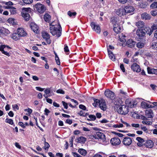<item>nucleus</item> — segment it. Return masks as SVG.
I'll return each instance as SVG.
<instances>
[{
    "instance_id": "obj_1",
    "label": "nucleus",
    "mask_w": 157,
    "mask_h": 157,
    "mask_svg": "<svg viewBox=\"0 0 157 157\" xmlns=\"http://www.w3.org/2000/svg\"><path fill=\"white\" fill-rule=\"evenodd\" d=\"M50 32L53 36L56 35L57 36L59 37L61 35V27L60 24L58 26L52 25L50 27Z\"/></svg>"
},
{
    "instance_id": "obj_2",
    "label": "nucleus",
    "mask_w": 157,
    "mask_h": 157,
    "mask_svg": "<svg viewBox=\"0 0 157 157\" xmlns=\"http://www.w3.org/2000/svg\"><path fill=\"white\" fill-rule=\"evenodd\" d=\"M31 9L30 8H23L21 12V15L25 20L28 21L29 20L30 16L29 14L30 13Z\"/></svg>"
},
{
    "instance_id": "obj_3",
    "label": "nucleus",
    "mask_w": 157,
    "mask_h": 157,
    "mask_svg": "<svg viewBox=\"0 0 157 157\" xmlns=\"http://www.w3.org/2000/svg\"><path fill=\"white\" fill-rule=\"evenodd\" d=\"M129 111L128 107L124 105L119 106L117 109L119 113L124 115L128 113Z\"/></svg>"
},
{
    "instance_id": "obj_4",
    "label": "nucleus",
    "mask_w": 157,
    "mask_h": 157,
    "mask_svg": "<svg viewBox=\"0 0 157 157\" xmlns=\"http://www.w3.org/2000/svg\"><path fill=\"white\" fill-rule=\"evenodd\" d=\"M136 34L138 36V39L140 41L144 40H145L144 36L145 35V32L141 29H139L136 32Z\"/></svg>"
},
{
    "instance_id": "obj_5",
    "label": "nucleus",
    "mask_w": 157,
    "mask_h": 157,
    "mask_svg": "<svg viewBox=\"0 0 157 157\" xmlns=\"http://www.w3.org/2000/svg\"><path fill=\"white\" fill-rule=\"evenodd\" d=\"M6 48L11 49V48L8 46L5 45H0V51L2 52V53L6 56H10V54L7 51H5V50H6Z\"/></svg>"
},
{
    "instance_id": "obj_6",
    "label": "nucleus",
    "mask_w": 157,
    "mask_h": 157,
    "mask_svg": "<svg viewBox=\"0 0 157 157\" xmlns=\"http://www.w3.org/2000/svg\"><path fill=\"white\" fill-rule=\"evenodd\" d=\"M125 103L128 107L132 108L135 107L136 106L137 102L136 101L127 99L125 101Z\"/></svg>"
},
{
    "instance_id": "obj_7",
    "label": "nucleus",
    "mask_w": 157,
    "mask_h": 157,
    "mask_svg": "<svg viewBox=\"0 0 157 157\" xmlns=\"http://www.w3.org/2000/svg\"><path fill=\"white\" fill-rule=\"evenodd\" d=\"M90 25L93 30L95 31L97 33H99L101 32V29L99 25L97 24L94 22H92Z\"/></svg>"
},
{
    "instance_id": "obj_8",
    "label": "nucleus",
    "mask_w": 157,
    "mask_h": 157,
    "mask_svg": "<svg viewBox=\"0 0 157 157\" xmlns=\"http://www.w3.org/2000/svg\"><path fill=\"white\" fill-rule=\"evenodd\" d=\"M105 96L108 98L113 100L114 98L115 94L113 92L110 90H107L105 92Z\"/></svg>"
},
{
    "instance_id": "obj_9",
    "label": "nucleus",
    "mask_w": 157,
    "mask_h": 157,
    "mask_svg": "<svg viewBox=\"0 0 157 157\" xmlns=\"http://www.w3.org/2000/svg\"><path fill=\"white\" fill-rule=\"evenodd\" d=\"M42 34L43 38L45 40L48 44H50L51 42L50 39V36L48 33L45 31H44L42 32Z\"/></svg>"
},
{
    "instance_id": "obj_10",
    "label": "nucleus",
    "mask_w": 157,
    "mask_h": 157,
    "mask_svg": "<svg viewBox=\"0 0 157 157\" xmlns=\"http://www.w3.org/2000/svg\"><path fill=\"white\" fill-rule=\"evenodd\" d=\"M110 143L113 145H118L120 144L121 140L119 138L115 137L111 139Z\"/></svg>"
},
{
    "instance_id": "obj_11",
    "label": "nucleus",
    "mask_w": 157,
    "mask_h": 157,
    "mask_svg": "<svg viewBox=\"0 0 157 157\" xmlns=\"http://www.w3.org/2000/svg\"><path fill=\"white\" fill-rule=\"evenodd\" d=\"M36 7L38 11L40 13L44 12L45 10L44 6L40 4H36Z\"/></svg>"
},
{
    "instance_id": "obj_12",
    "label": "nucleus",
    "mask_w": 157,
    "mask_h": 157,
    "mask_svg": "<svg viewBox=\"0 0 157 157\" xmlns=\"http://www.w3.org/2000/svg\"><path fill=\"white\" fill-rule=\"evenodd\" d=\"M17 32L18 35L19 36L24 37L26 36L27 33L22 28H18L17 29Z\"/></svg>"
},
{
    "instance_id": "obj_13",
    "label": "nucleus",
    "mask_w": 157,
    "mask_h": 157,
    "mask_svg": "<svg viewBox=\"0 0 157 157\" xmlns=\"http://www.w3.org/2000/svg\"><path fill=\"white\" fill-rule=\"evenodd\" d=\"M132 139L128 137H126L123 139V144L126 146H129L132 144Z\"/></svg>"
},
{
    "instance_id": "obj_14",
    "label": "nucleus",
    "mask_w": 157,
    "mask_h": 157,
    "mask_svg": "<svg viewBox=\"0 0 157 157\" xmlns=\"http://www.w3.org/2000/svg\"><path fill=\"white\" fill-rule=\"evenodd\" d=\"M131 68L133 71L137 72H140L141 71L140 66L136 63H133L132 65Z\"/></svg>"
},
{
    "instance_id": "obj_15",
    "label": "nucleus",
    "mask_w": 157,
    "mask_h": 157,
    "mask_svg": "<svg viewBox=\"0 0 157 157\" xmlns=\"http://www.w3.org/2000/svg\"><path fill=\"white\" fill-rule=\"evenodd\" d=\"M30 27L33 32L36 33L39 32V27L35 23H32L30 24Z\"/></svg>"
},
{
    "instance_id": "obj_16",
    "label": "nucleus",
    "mask_w": 157,
    "mask_h": 157,
    "mask_svg": "<svg viewBox=\"0 0 157 157\" xmlns=\"http://www.w3.org/2000/svg\"><path fill=\"white\" fill-rule=\"evenodd\" d=\"M124 8L125 13H132L134 10L133 7L129 6H126Z\"/></svg>"
},
{
    "instance_id": "obj_17",
    "label": "nucleus",
    "mask_w": 157,
    "mask_h": 157,
    "mask_svg": "<svg viewBox=\"0 0 157 157\" xmlns=\"http://www.w3.org/2000/svg\"><path fill=\"white\" fill-rule=\"evenodd\" d=\"M99 106L101 109L103 111L106 110V105L105 102L104 100L101 99V100Z\"/></svg>"
},
{
    "instance_id": "obj_18",
    "label": "nucleus",
    "mask_w": 157,
    "mask_h": 157,
    "mask_svg": "<svg viewBox=\"0 0 157 157\" xmlns=\"http://www.w3.org/2000/svg\"><path fill=\"white\" fill-rule=\"evenodd\" d=\"M151 31L148 33L149 35H151L152 33L154 30H157V20L154 22L151 28Z\"/></svg>"
},
{
    "instance_id": "obj_19",
    "label": "nucleus",
    "mask_w": 157,
    "mask_h": 157,
    "mask_svg": "<svg viewBox=\"0 0 157 157\" xmlns=\"http://www.w3.org/2000/svg\"><path fill=\"white\" fill-rule=\"evenodd\" d=\"M145 115L148 118H152L154 117L153 111L151 109L146 110L145 111Z\"/></svg>"
},
{
    "instance_id": "obj_20",
    "label": "nucleus",
    "mask_w": 157,
    "mask_h": 157,
    "mask_svg": "<svg viewBox=\"0 0 157 157\" xmlns=\"http://www.w3.org/2000/svg\"><path fill=\"white\" fill-rule=\"evenodd\" d=\"M121 27H120L118 24L113 25V30L116 33H118L122 30Z\"/></svg>"
},
{
    "instance_id": "obj_21",
    "label": "nucleus",
    "mask_w": 157,
    "mask_h": 157,
    "mask_svg": "<svg viewBox=\"0 0 157 157\" xmlns=\"http://www.w3.org/2000/svg\"><path fill=\"white\" fill-rule=\"evenodd\" d=\"M96 136L98 138L102 139L103 140L105 139V135L103 133L99 132H96Z\"/></svg>"
},
{
    "instance_id": "obj_22",
    "label": "nucleus",
    "mask_w": 157,
    "mask_h": 157,
    "mask_svg": "<svg viewBox=\"0 0 157 157\" xmlns=\"http://www.w3.org/2000/svg\"><path fill=\"white\" fill-rule=\"evenodd\" d=\"M116 14L120 16L125 14L124 8H121L118 9L116 12Z\"/></svg>"
},
{
    "instance_id": "obj_23",
    "label": "nucleus",
    "mask_w": 157,
    "mask_h": 157,
    "mask_svg": "<svg viewBox=\"0 0 157 157\" xmlns=\"http://www.w3.org/2000/svg\"><path fill=\"white\" fill-rule=\"evenodd\" d=\"M141 106L142 108L144 109H147L149 108H153L154 107V106H152L149 105L144 101H142L141 104Z\"/></svg>"
},
{
    "instance_id": "obj_24",
    "label": "nucleus",
    "mask_w": 157,
    "mask_h": 157,
    "mask_svg": "<svg viewBox=\"0 0 157 157\" xmlns=\"http://www.w3.org/2000/svg\"><path fill=\"white\" fill-rule=\"evenodd\" d=\"M144 144L146 147L149 148H152L154 146L153 142L150 140H147Z\"/></svg>"
},
{
    "instance_id": "obj_25",
    "label": "nucleus",
    "mask_w": 157,
    "mask_h": 157,
    "mask_svg": "<svg viewBox=\"0 0 157 157\" xmlns=\"http://www.w3.org/2000/svg\"><path fill=\"white\" fill-rule=\"evenodd\" d=\"M136 42L133 40L132 39H129L127 42V46L130 48H132L134 47Z\"/></svg>"
},
{
    "instance_id": "obj_26",
    "label": "nucleus",
    "mask_w": 157,
    "mask_h": 157,
    "mask_svg": "<svg viewBox=\"0 0 157 157\" xmlns=\"http://www.w3.org/2000/svg\"><path fill=\"white\" fill-rule=\"evenodd\" d=\"M151 17V16L146 13H144L141 14V18L143 19L150 20Z\"/></svg>"
},
{
    "instance_id": "obj_27",
    "label": "nucleus",
    "mask_w": 157,
    "mask_h": 157,
    "mask_svg": "<svg viewBox=\"0 0 157 157\" xmlns=\"http://www.w3.org/2000/svg\"><path fill=\"white\" fill-rule=\"evenodd\" d=\"M107 51L110 59L113 61L115 60V58L112 52L107 48Z\"/></svg>"
},
{
    "instance_id": "obj_28",
    "label": "nucleus",
    "mask_w": 157,
    "mask_h": 157,
    "mask_svg": "<svg viewBox=\"0 0 157 157\" xmlns=\"http://www.w3.org/2000/svg\"><path fill=\"white\" fill-rule=\"evenodd\" d=\"M86 139L83 136H81L76 139L77 142L78 143H84L86 141Z\"/></svg>"
},
{
    "instance_id": "obj_29",
    "label": "nucleus",
    "mask_w": 157,
    "mask_h": 157,
    "mask_svg": "<svg viewBox=\"0 0 157 157\" xmlns=\"http://www.w3.org/2000/svg\"><path fill=\"white\" fill-rule=\"evenodd\" d=\"M148 73L149 74H152L157 75V69H155L154 68L151 69L149 67L147 68Z\"/></svg>"
},
{
    "instance_id": "obj_30",
    "label": "nucleus",
    "mask_w": 157,
    "mask_h": 157,
    "mask_svg": "<svg viewBox=\"0 0 157 157\" xmlns=\"http://www.w3.org/2000/svg\"><path fill=\"white\" fill-rule=\"evenodd\" d=\"M136 25L138 28H142L144 26V23L143 21H140L136 22Z\"/></svg>"
},
{
    "instance_id": "obj_31",
    "label": "nucleus",
    "mask_w": 157,
    "mask_h": 157,
    "mask_svg": "<svg viewBox=\"0 0 157 157\" xmlns=\"http://www.w3.org/2000/svg\"><path fill=\"white\" fill-rule=\"evenodd\" d=\"M111 22L113 24V25L120 23L119 21H118L117 18L115 17H113L111 18Z\"/></svg>"
},
{
    "instance_id": "obj_32",
    "label": "nucleus",
    "mask_w": 157,
    "mask_h": 157,
    "mask_svg": "<svg viewBox=\"0 0 157 157\" xmlns=\"http://www.w3.org/2000/svg\"><path fill=\"white\" fill-rule=\"evenodd\" d=\"M6 8L9 9L10 10V11L11 12V13L12 14H14L16 13V8H14L13 6H7Z\"/></svg>"
},
{
    "instance_id": "obj_33",
    "label": "nucleus",
    "mask_w": 157,
    "mask_h": 157,
    "mask_svg": "<svg viewBox=\"0 0 157 157\" xmlns=\"http://www.w3.org/2000/svg\"><path fill=\"white\" fill-rule=\"evenodd\" d=\"M78 152L82 155L85 156L87 154L86 151L82 148H80L78 150Z\"/></svg>"
},
{
    "instance_id": "obj_34",
    "label": "nucleus",
    "mask_w": 157,
    "mask_h": 157,
    "mask_svg": "<svg viewBox=\"0 0 157 157\" xmlns=\"http://www.w3.org/2000/svg\"><path fill=\"white\" fill-rule=\"evenodd\" d=\"M44 18L46 21L48 22L50 20L51 17L49 14L46 13L44 15Z\"/></svg>"
},
{
    "instance_id": "obj_35",
    "label": "nucleus",
    "mask_w": 157,
    "mask_h": 157,
    "mask_svg": "<svg viewBox=\"0 0 157 157\" xmlns=\"http://www.w3.org/2000/svg\"><path fill=\"white\" fill-rule=\"evenodd\" d=\"M94 102L93 105L94 106L96 107L97 105H99L101 100L97 99H94Z\"/></svg>"
},
{
    "instance_id": "obj_36",
    "label": "nucleus",
    "mask_w": 157,
    "mask_h": 157,
    "mask_svg": "<svg viewBox=\"0 0 157 157\" xmlns=\"http://www.w3.org/2000/svg\"><path fill=\"white\" fill-rule=\"evenodd\" d=\"M151 47L154 49L157 48V42L155 41H152L151 45Z\"/></svg>"
},
{
    "instance_id": "obj_37",
    "label": "nucleus",
    "mask_w": 157,
    "mask_h": 157,
    "mask_svg": "<svg viewBox=\"0 0 157 157\" xmlns=\"http://www.w3.org/2000/svg\"><path fill=\"white\" fill-rule=\"evenodd\" d=\"M136 47L139 48H142L144 46V44L143 42H139L137 43Z\"/></svg>"
},
{
    "instance_id": "obj_38",
    "label": "nucleus",
    "mask_w": 157,
    "mask_h": 157,
    "mask_svg": "<svg viewBox=\"0 0 157 157\" xmlns=\"http://www.w3.org/2000/svg\"><path fill=\"white\" fill-rule=\"evenodd\" d=\"M45 142H44V148L45 150H46L47 149H48L49 147V144L48 143L45 142V138H43Z\"/></svg>"
},
{
    "instance_id": "obj_39",
    "label": "nucleus",
    "mask_w": 157,
    "mask_h": 157,
    "mask_svg": "<svg viewBox=\"0 0 157 157\" xmlns=\"http://www.w3.org/2000/svg\"><path fill=\"white\" fill-rule=\"evenodd\" d=\"M120 37H121V38H120L121 39V38L122 39H121V42H125L126 41V39L124 38L126 37L125 35L121 34V35L120 36Z\"/></svg>"
},
{
    "instance_id": "obj_40",
    "label": "nucleus",
    "mask_w": 157,
    "mask_h": 157,
    "mask_svg": "<svg viewBox=\"0 0 157 157\" xmlns=\"http://www.w3.org/2000/svg\"><path fill=\"white\" fill-rule=\"evenodd\" d=\"M142 29L143 30L144 32H145V33H148L150 32L151 31V28H150L149 27H145V28H144Z\"/></svg>"
},
{
    "instance_id": "obj_41",
    "label": "nucleus",
    "mask_w": 157,
    "mask_h": 157,
    "mask_svg": "<svg viewBox=\"0 0 157 157\" xmlns=\"http://www.w3.org/2000/svg\"><path fill=\"white\" fill-rule=\"evenodd\" d=\"M150 7L152 9L157 8V2H154L150 5Z\"/></svg>"
},
{
    "instance_id": "obj_42",
    "label": "nucleus",
    "mask_w": 157,
    "mask_h": 157,
    "mask_svg": "<svg viewBox=\"0 0 157 157\" xmlns=\"http://www.w3.org/2000/svg\"><path fill=\"white\" fill-rule=\"evenodd\" d=\"M142 123L143 124L147 125H151L152 124V123L151 121H143Z\"/></svg>"
},
{
    "instance_id": "obj_43",
    "label": "nucleus",
    "mask_w": 157,
    "mask_h": 157,
    "mask_svg": "<svg viewBox=\"0 0 157 157\" xmlns=\"http://www.w3.org/2000/svg\"><path fill=\"white\" fill-rule=\"evenodd\" d=\"M5 122L6 123H8L11 125H12L13 123V121L11 119H8L6 118L5 120Z\"/></svg>"
},
{
    "instance_id": "obj_44",
    "label": "nucleus",
    "mask_w": 157,
    "mask_h": 157,
    "mask_svg": "<svg viewBox=\"0 0 157 157\" xmlns=\"http://www.w3.org/2000/svg\"><path fill=\"white\" fill-rule=\"evenodd\" d=\"M150 13L152 16H155L157 14V10H153L151 11Z\"/></svg>"
},
{
    "instance_id": "obj_45",
    "label": "nucleus",
    "mask_w": 157,
    "mask_h": 157,
    "mask_svg": "<svg viewBox=\"0 0 157 157\" xmlns=\"http://www.w3.org/2000/svg\"><path fill=\"white\" fill-rule=\"evenodd\" d=\"M124 126L122 124H114L113 126V127L115 128H122Z\"/></svg>"
},
{
    "instance_id": "obj_46",
    "label": "nucleus",
    "mask_w": 157,
    "mask_h": 157,
    "mask_svg": "<svg viewBox=\"0 0 157 157\" xmlns=\"http://www.w3.org/2000/svg\"><path fill=\"white\" fill-rule=\"evenodd\" d=\"M120 93L122 95V96L124 97H125L126 96L127 93L126 92L122 90H120Z\"/></svg>"
},
{
    "instance_id": "obj_47",
    "label": "nucleus",
    "mask_w": 157,
    "mask_h": 157,
    "mask_svg": "<svg viewBox=\"0 0 157 157\" xmlns=\"http://www.w3.org/2000/svg\"><path fill=\"white\" fill-rule=\"evenodd\" d=\"M24 3L26 4H29L33 2V0H22Z\"/></svg>"
},
{
    "instance_id": "obj_48",
    "label": "nucleus",
    "mask_w": 157,
    "mask_h": 157,
    "mask_svg": "<svg viewBox=\"0 0 157 157\" xmlns=\"http://www.w3.org/2000/svg\"><path fill=\"white\" fill-rule=\"evenodd\" d=\"M45 94L49 95V94L51 92V90L50 88H47L44 91Z\"/></svg>"
},
{
    "instance_id": "obj_49",
    "label": "nucleus",
    "mask_w": 157,
    "mask_h": 157,
    "mask_svg": "<svg viewBox=\"0 0 157 157\" xmlns=\"http://www.w3.org/2000/svg\"><path fill=\"white\" fill-rule=\"evenodd\" d=\"M12 38L15 40H17L19 39L16 33L13 34L12 36Z\"/></svg>"
},
{
    "instance_id": "obj_50",
    "label": "nucleus",
    "mask_w": 157,
    "mask_h": 157,
    "mask_svg": "<svg viewBox=\"0 0 157 157\" xmlns=\"http://www.w3.org/2000/svg\"><path fill=\"white\" fill-rule=\"evenodd\" d=\"M12 107L14 111L19 109V107L17 104L13 105Z\"/></svg>"
},
{
    "instance_id": "obj_51",
    "label": "nucleus",
    "mask_w": 157,
    "mask_h": 157,
    "mask_svg": "<svg viewBox=\"0 0 157 157\" xmlns=\"http://www.w3.org/2000/svg\"><path fill=\"white\" fill-rule=\"evenodd\" d=\"M136 140L139 142L140 143H142L144 142V140L140 137H137L136 138Z\"/></svg>"
},
{
    "instance_id": "obj_52",
    "label": "nucleus",
    "mask_w": 157,
    "mask_h": 157,
    "mask_svg": "<svg viewBox=\"0 0 157 157\" xmlns=\"http://www.w3.org/2000/svg\"><path fill=\"white\" fill-rule=\"evenodd\" d=\"M89 117L91 119V120L92 121H94L96 119L95 116L93 115H89Z\"/></svg>"
},
{
    "instance_id": "obj_53",
    "label": "nucleus",
    "mask_w": 157,
    "mask_h": 157,
    "mask_svg": "<svg viewBox=\"0 0 157 157\" xmlns=\"http://www.w3.org/2000/svg\"><path fill=\"white\" fill-rule=\"evenodd\" d=\"M55 60L56 63L58 65H60V62L59 61V58L58 57H55Z\"/></svg>"
},
{
    "instance_id": "obj_54",
    "label": "nucleus",
    "mask_w": 157,
    "mask_h": 157,
    "mask_svg": "<svg viewBox=\"0 0 157 157\" xmlns=\"http://www.w3.org/2000/svg\"><path fill=\"white\" fill-rule=\"evenodd\" d=\"M131 126L133 127L138 128L140 127V124H138L132 123L131 124Z\"/></svg>"
},
{
    "instance_id": "obj_55",
    "label": "nucleus",
    "mask_w": 157,
    "mask_h": 157,
    "mask_svg": "<svg viewBox=\"0 0 157 157\" xmlns=\"http://www.w3.org/2000/svg\"><path fill=\"white\" fill-rule=\"evenodd\" d=\"M120 68L122 71L124 72L125 71V68L124 67V65L123 64H121L120 66Z\"/></svg>"
},
{
    "instance_id": "obj_56",
    "label": "nucleus",
    "mask_w": 157,
    "mask_h": 157,
    "mask_svg": "<svg viewBox=\"0 0 157 157\" xmlns=\"http://www.w3.org/2000/svg\"><path fill=\"white\" fill-rule=\"evenodd\" d=\"M56 92L58 93H59L62 94H64L65 93L64 91L61 89H59L56 91Z\"/></svg>"
},
{
    "instance_id": "obj_57",
    "label": "nucleus",
    "mask_w": 157,
    "mask_h": 157,
    "mask_svg": "<svg viewBox=\"0 0 157 157\" xmlns=\"http://www.w3.org/2000/svg\"><path fill=\"white\" fill-rule=\"evenodd\" d=\"M62 103L64 108L66 109H67L68 108V104L64 101H62Z\"/></svg>"
},
{
    "instance_id": "obj_58",
    "label": "nucleus",
    "mask_w": 157,
    "mask_h": 157,
    "mask_svg": "<svg viewBox=\"0 0 157 157\" xmlns=\"http://www.w3.org/2000/svg\"><path fill=\"white\" fill-rule=\"evenodd\" d=\"M18 124L21 127L23 128H25V124H23V123L22 122H19L18 123Z\"/></svg>"
},
{
    "instance_id": "obj_59",
    "label": "nucleus",
    "mask_w": 157,
    "mask_h": 157,
    "mask_svg": "<svg viewBox=\"0 0 157 157\" xmlns=\"http://www.w3.org/2000/svg\"><path fill=\"white\" fill-rule=\"evenodd\" d=\"M72 154L74 157H82L76 152H72Z\"/></svg>"
},
{
    "instance_id": "obj_60",
    "label": "nucleus",
    "mask_w": 157,
    "mask_h": 157,
    "mask_svg": "<svg viewBox=\"0 0 157 157\" xmlns=\"http://www.w3.org/2000/svg\"><path fill=\"white\" fill-rule=\"evenodd\" d=\"M79 108L83 109V110H85L86 109V107L84 105H80L79 106Z\"/></svg>"
},
{
    "instance_id": "obj_61",
    "label": "nucleus",
    "mask_w": 157,
    "mask_h": 157,
    "mask_svg": "<svg viewBox=\"0 0 157 157\" xmlns=\"http://www.w3.org/2000/svg\"><path fill=\"white\" fill-rule=\"evenodd\" d=\"M36 89L37 90L40 91H43L44 89V88H43L39 87H36Z\"/></svg>"
},
{
    "instance_id": "obj_62",
    "label": "nucleus",
    "mask_w": 157,
    "mask_h": 157,
    "mask_svg": "<svg viewBox=\"0 0 157 157\" xmlns=\"http://www.w3.org/2000/svg\"><path fill=\"white\" fill-rule=\"evenodd\" d=\"M44 112L45 113V114L48 116V114L50 113V111L47 108H45L44 110Z\"/></svg>"
},
{
    "instance_id": "obj_63",
    "label": "nucleus",
    "mask_w": 157,
    "mask_h": 157,
    "mask_svg": "<svg viewBox=\"0 0 157 157\" xmlns=\"http://www.w3.org/2000/svg\"><path fill=\"white\" fill-rule=\"evenodd\" d=\"M25 111H27L29 114H30L32 112V110L29 108H28V109H25Z\"/></svg>"
},
{
    "instance_id": "obj_64",
    "label": "nucleus",
    "mask_w": 157,
    "mask_h": 157,
    "mask_svg": "<svg viewBox=\"0 0 157 157\" xmlns=\"http://www.w3.org/2000/svg\"><path fill=\"white\" fill-rule=\"evenodd\" d=\"M141 129L146 132H148V129L145 126L142 127L141 128Z\"/></svg>"
}]
</instances>
